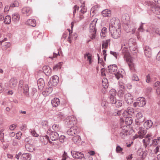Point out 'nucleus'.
Returning <instances> with one entry per match:
<instances>
[{
	"label": "nucleus",
	"instance_id": "f257e3e1",
	"mask_svg": "<svg viewBox=\"0 0 160 160\" xmlns=\"http://www.w3.org/2000/svg\"><path fill=\"white\" fill-rule=\"evenodd\" d=\"M121 29L120 21L118 18H112L110 21L109 29Z\"/></svg>",
	"mask_w": 160,
	"mask_h": 160
},
{
	"label": "nucleus",
	"instance_id": "f03ea898",
	"mask_svg": "<svg viewBox=\"0 0 160 160\" xmlns=\"http://www.w3.org/2000/svg\"><path fill=\"white\" fill-rule=\"evenodd\" d=\"M123 58L128 63L130 69L131 70H134L135 65L133 62V58L131 56L130 53L124 55Z\"/></svg>",
	"mask_w": 160,
	"mask_h": 160
},
{
	"label": "nucleus",
	"instance_id": "7ed1b4c3",
	"mask_svg": "<svg viewBox=\"0 0 160 160\" xmlns=\"http://www.w3.org/2000/svg\"><path fill=\"white\" fill-rule=\"evenodd\" d=\"M111 37L114 39L119 38L121 34V29H109Z\"/></svg>",
	"mask_w": 160,
	"mask_h": 160
},
{
	"label": "nucleus",
	"instance_id": "20e7f679",
	"mask_svg": "<svg viewBox=\"0 0 160 160\" xmlns=\"http://www.w3.org/2000/svg\"><path fill=\"white\" fill-rule=\"evenodd\" d=\"M80 132V129L76 126L71 127L67 131V134L69 135L73 136L78 134Z\"/></svg>",
	"mask_w": 160,
	"mask_h": 160
},
{
	"label": "nucleus",
	"instance_id": "39448f33",
	"mask_svg": "<svg viewBox=\"0 0 160 160\" xmlns=\"http://www.w3.org/2000/svg\"><path fill=\"white\" fill-rule=\"evenodd\" d=\"M65 122L68 125H75L77 123V122L75 117L73 116H71L67 118Z\"/></svg>",
	"mask_w": 160,
	"mask_h": 160
},
{
	"label": "nucleus",
	"instance_id": "423d86ee",
	"mask_svg": "<svg viewBox=\"0 0 160 160\" xmlns=\"http://www.w3.org/2000/svg\"><path fill=\"white\" fill-rule=\"evenodd\" d=\"M129 134V132L128 127L124 126L122 128L120 129L119 136L121 138H124L128 135Z\"/></svg>",
	"mask_w": 160,
	"mask_h": 160
},
{
	"label": "nucleus",
	"instance_id": "0eeeda50",
	"mask_svg": "<svg viewBox=\"0 0 160 160\" xmlns=\"http://www.w3.org/2000/svg\"><path fill=\"white\" fill-rule=\"evenodd\" d=\"M151 136H152L151 133L148 134L146 135L145 139L142 140V142L146 147L148 145L151 146L152 144L153 143L152 141V138H150Z\"/></svg>",
	"mask_w": 160,
	"mask_h": 160
},
{
	"label": "nucleus",
	"instance_id": "6e6552de",
	"mask_svg": "<svg viewBox=\"0 0 160 160\" xmlns=\"http://www.w3.org/2000/svg\"><path fill=\"white\" fill-rule=\"evenodd\" d=\"M59 82V78L57 75H54L51 78L48 84L50 86H56Z\"/></svg>",
	"mask_w": 160,
	"mask_h": 160
},
{
	"label": "nucleus",
	"instance_id": "1a4fd4ad",
	"mask_svg": "<svg viewBox=\"0 0 160 160\" xmlns=\"http://www.w3.org/2000/svg\"><path fill=\"white\" fill-rule=\"evenodd\" d=\"M144 120L142 112H138L136 115L135 122L137 125L140 124Z\"/></svg>",
	"mask_w": 160,
	"mask_h": 160
},
{
	"label": "nucleus",
	"instance_id": "9d476101",
	"mask_svg": "<svg viewBox=\"0 0 160 160\" xmlns=\"http://www.w3.org/2000/svg\"><path fill=\"white\" fill-rule=\"evenodd\" d=\"M7 40V38H5L3 40L0 41V44L2 46V49L5 50H6L8 48H10L11 46V44L10 42H5L3 43L4 42Z\"/></svg>",
	"mask_w": 160,
	"mask_h": 160
},
{
	"label": "nucleus",
	"instance_id": "9b49d317",
	"mask_svg": "<svg viewBox=\"0 0 160 160\" xmlns=\"http://www.w3.org/2000/svg\"><path fill=\"white\" fill-rule=\"evenodd\" d=\"M134 113V109L132 108L129 107L127 108V110L124 111L122 113L123 116L127 117L128 115L132 116Z\"/></svg>",
	"mask_w": 160,
	"mask_h": 160
},
{
	"label": "nucleus",
	"instance_id": "f8f14e48",
	"mask_svg": "<svg viewBox=\"0 0 160 160\" xmlns=\"http://www.w3.org/2000/svg\"><path fill=\"white\" fill-rule=\"evenodd\" d=\"M72 154L73 157L75 158H81V160H83L82 159L85 158H83L84 155L81 152H77L73 151L71 152Z\"/></svg>",
	"mask_w": 160,
	"mask_h": 160
},
{
	"label": "nucleus",
	"instance_id": "ddd939ff",
	"mask_svg": "<svg viewBox=\"0 0 160 160\" xmlns=\"http://www.w3.org/2000/svg\"><path fill=\"white\" fill-rule=\"evenodd\" d=\"M138 153L139 157L138 158L137 160H143L147 154V152L146 151H143L142 150H138Z\"/></svg>",
	"mask_w": 160,
	"mask_h": 160
},
{
	"label": "nucleus",
	"instance_id": "4468645a",
	"mask_svg": "<svg viewBox=\"0 0 160 160\" xmlns=\"http://www.w3.org/2000/svg\"><path fill=\"white\" fill-rule=\"evenodd\" d=\"M125 100L128 104H131L133 102V97L129 93L126 94L125 95Z\"/></svg>",
	"mask_w": 160,
	"mask_h": 160
},
{
	"label": "nucleus",
	"instance_id": "2eb2a0df",
	"mask_svg": "<svg viewBox=\"0 0 160 160\" xmlns=\"http://www.w3.org/2000/svg\"><path fill=\"white\" fill-rule=\"evenodd\" d=\"M98 19L96 18L94 19L90 24L89 28L90 32H92L93 31H96V29L95 28V25Z\"/></svg>",
	"mask_w": 160,
	"mask_h": 160
},
{
	"label": "nucleus",
	"instance_id": "dca6fc26",
	"mask_svg": "<svg viewBox=\"0 0 160 160\" xmlns=\"http://www.w3.org/2000/svg\"><path fill=\"white\" fill-rule=\"evenodd\" d=\"M137 101H138V107H139L144 106L146 103V100L143 97L138 98L137 99Z\"/></svg>",
	"mask_w": 160,
	"mask_h": 160
},
{
	"label": "nucleus",
	"instance_id": "f3484780",
	"mask_svg": "<svg viewBox=\"0 0 160 160\" xmlns=\"http://www.w3.org/2000/svg\"><path fill=\"white\" fill-rule=\"evenodd\" d=\"M43 72L47 76H50L52 73L51 68L48 66H44L42 68Z\"/></svg>",
	"mask_w": 160,
	"mask_h": 160
},
{
	"label": "nucleus",
	"instance_id": "a211bd4d",
	"mask_svg": "<svg viewBox=\"0 0 160 160\" xmlns=\"http://www.w3.org/2000/svg\"><path fill=\"white\" fill-rule=\"evenodd\" d=\"M145 54L148 57H150L152 55L151 49L148 46H146L144 48Z\"/></svg>",
	"mask_w": 160,
	"mask_h": 160
},
{
	"label": "nucleus",
	"instance_id": "6ab92c4d",
	"mask_svg": "<svg viewBox=\"0 0 160 160\" xmlns=\"http://www.w3.org/2000/svg\"><path fill=\"white\" fill-rule=\"evenodd\" d=\"M84 58L88 62L89 64H91L93 62L92 55L89 53H86L84 54Z\"/></svg>",
	"mask_w": 160,
	"mask_h": 160
},
{
	"label": "nucleus",
	"instance_id": "aec40b11",
	"mask_svg": "<svg viewBox=\"0 0 160 160\" xmlns=\"http://www.w3.org/2000/svg\"><path fill=\"white\" fill-rule=\"evenodd\" d=\"M49 137L51 140L55 141L57 140L59 137L58 133L56 132H52L50 134Z\"/></svg>",
	"mask_w": 160,
	"mask_h": 160
},
{
	"label": "nucleus",
	"instance_id": "412c9836",
	"mask_svg": "<svg viewBox=\"0 0 160 160\" xmlns=\"http://www.w3.org/2000/svg\"><path fill=\"white\" fill-rule=\"evenodd\" d=\"M52 91V88L49 87L47 88L45 90L42 92V94L45 97H46L50 94Z\"/></svg>",
	"mask_w": 160,
	"mask_h": 160
},
{
	"label": "nucleus",
	"instance_id": "4be33fe9",
	"mask_svg": "<svg viewBox=\"0 0 160 160\" xmlns=\"http://www.w3.org/2000/svg\"><path fill=\"white\" fill-rule=\"evenodd\" d=\"M145 132L143 130H141L139 131L138 133L135 135L134 137V138L136 139L138 138H143L144 135L145 134Z\"/></svg>",
	"mask_w": 160,
	"mask_h": 160
},
{
	"label": "nucleus",
	"instance_id": "5701e85b",
	"mask_svg": "<svg viewBox=\"0 0 160 160\" xmlns=\"http://www.w3.org/2000/svg\"><path fill=\"white\" fill-rule=\"evenodd\" d=\"M37 83L38 88L39 89H42L44 86V80L42 78H40L38 80Z\"/></svg>",
	"mask_w": 160,
	"mask_h": 160
},
{
	"label": "nucleus",
	"instance_id": "b1692460",
	"mask_svg": "<svg viewBox=\"0 0 160 160\" xmlns=\"http://www.w3.org/2000/svg\"><path fill=\"white\" fill-rule=\"evenodd\" d=\"M125 91L124 87L123 85H120L119 86L118 94L120 96H122L124 93Z\"/></svg>",
	"mask_w": 160,
	"mask_h": 160
},
{
	"label": "nucleus",
	"instance_id": "393cba45",
	"mask_svg": "<svg viewBox=\"0 0 160 160\" xmlns=\"http://www.w3.org/2000/svg\"><path fill=\"white\" fill-rule=\"evenodd\" d=\"M51 103L53 107H56L60 104V100L57 98H55L51 101Z\"/></svg>",
	"mask_w": 160,
	"mask_h": 160
},
{
	"label": "nucleus",
	"instance_id": "a878e982",
	"mask_svg": "<svg viewBox=\"0 0 160 160\" xmlns=\"http://www.w3.org/2000/svg\"><path fill=\"white\" fill-rule=\"evenodd\" d=\"M32 156L29 153H24L22 155L21 159L23 160H30Z\"/></svg>",
	"mask_w": 160,
	"mask_h": 160
},
{
	"label": "nucleus",
	"instance_id": "bb28decb",
	"mask_svg": "<svg viewBox=\"0 0 160 160\" xmlns=\"http://www.w3.org/2000/svg\"><path fill=\"white\" fill-rule=\"evenodd\" d=\"M20 19V16L19 14L15 13L12 15V20L14 22H18Z\"/></svg>",
	"mask_w": 160,
	"mask_h": 160
},
{
	"label": "nucleus",
	"instance_id": "cd10ccee",
	"mask_svg": "<svg viewBox=\"0 0 160 160\" xmlns=\"http://www.w3.org/2000/svg\"><path fill=\"white\" fill-rule=\"evenodd\" d=\"M26 23L28 25H30L32 27H35L36 25V21L33 19H29L27 20Z\"/></svg>",
	"mask_w": 160,
	"mask_h": 160
},
{
	"label": "nucleus",
	"instance_id": "c85d7f7f",
	"mask_svg": "<svg viewBox=\"0 0 160 160\" xmlns=\"http://www.w3.org/2000/svg\"><path fill=\"white\" fill-rule=\"evenodd\" d=\"M144 4L145 5L150 6L152 8H155L156 6V5L153 2L148 0H146Z\"/></svg>",
	"mask_w": 160,
	"mask_h": 160
},
{
	"label": "nucleus",
	"instance_id": "c756f323",
	"mask_svg": "<svg viewBox=\"0 0 160 160\" xmlns=\"http://www.w3.org/2000/svg\"><path fill=\"white\" fill-rule=\"evenodd\" d=\"M72 140L74 142L78 144H80L81 143V139L80 136L77 135L73 137Z\"/></svg>",
	"mask_w": 160,
	"mask_h": 160
},
{
	"label": "nucleus",
	"instance_id": "7c9ffc66",
	"mask_svg": "<svg viewBox=\"0 0 160 160\" xmlns=\"http://www.w3.org/2000/svg\"><path fill=\"white\" fill-rule=\"evenodd\" d=\"M117 69V67L115 65H110L108 67V70L109 72L112 73L114 72Z\"/></svg>",
	"mask_w": 160,
	"mask_h": 160
},
{
	"label": "nucleus",
	"instance_id": "2f4dec72",
	"mask_svg": "<svg viewBox=\"0 0 160 160\" xmlns=\"http://www.w3.org/2000/svg\"><path fill=\"white\" fill-rule=\"evenodd\" d=\"M102 14L103 17H109L111 14V11L109 9H106L102 12Z\"/></svg>",
	"mask_w": 160,
	"mask_h": 160
},
{
	"label": "nucleus",
	"instance_id": "473e14b6",
	"mask_svg": "<svg viewBox=\"0 0 160 160\" xmlns=\"http://www.w3.org/2000/svg\"><path fill=\"white\" fill-rule=\"evenodd\" d=\"M153 124V123L151 120H147L144 123V127L147 129L150 128Z\"/></svg>",
	"mask_w": 160,
	"mask_h": 160
},
{
	"label": "nucleus",
	"instance_id": "72a5a7b5",
	"mask_svg": "<svg viewBox=\"0 0 160 160\" xmlns=\"http://www.w3.org/2000/svg\"><path fill=\"white\" fill-rule=\"evenodd\" d=\"M22 12L23 13L27 14L28 16L32 13V11L29 7H24L22 9Z\"/></svg>",
	"mask_w": 160,
	"mask_h": 160
},
{
	"label": "nucleus",
	"instance_id": "f704fd0d",
	"mask_svg": "<svg viewBox=\"0 0 160 160\" xmlns=\"http://www.w3.org/2000/svg\"><path fill=\"white\" fill-rule=\"evenodd\" d=\"M17 83V81L16 79L12 78L11 79L9 82V85L11 88L15 87Z\"/></svg>",
	"mask_w": 160,
	"mask_h": 160
},
{
	"label": "nucleus",
	"instance_id": "c9c22d12",
	"mask_svg": "<svg viewBox=\"0 0 160 160\" xmlns=\"http://www.w3.org/2000/svg\"><path fill=\"white\" fill-rule=\"evenodd\" d=\"M122 52L123 56L124 55H127L129 54L130 53L128 51V46H126L124 45L122 47Z\"/></svg>",
	"mask_w": 160,
	"mask_h": 160
},
{
	"label": "nucleus",
	"instance_id": "e433bc0d",
	"mask_svg": "<svg viewBox=\"0 0 160 160\" xmlns=\"http://www.w3.org/2000/svg\"><path fill=\"white\" fill-rule=\"evenodd\" d=\"M102 86L104 88H107L108 86V79L105 78H103L102 82Z\"/></svg>",
	"mask_w": 160,
	"mask_h": 160
},
{
	"label": "nucleus",
	"instance_id": "4c0bfd02",
	"mask_svg": "<svg viewBox=\"0 0 160 160\" xmlns=\"http://www.w3.org/2000/svg\"><path fill=\"white\" fill-rule=\"evenodd\" d=\"M110 39H108L106 41H104L102 42V48H104L106 49L108 47V44L110 43Z\"/></svg>",
	"mask_w": 160,
	"mask_h": 160
},
{
	"label": "nucleus",
	"instance_id": "58836bf2",
	"mask_svg": "<svg viewBox=\"0 0 160 160\" xmlns=\"http://www.w3.org/2000/svg\"><path fill=\"white\" fill-rule=\"evenodd\" d=\"M107 29L106 28H103L101 30V36L103 38L105 37L107 34Z\"/></svg>",
	"mask_w": 160,
	"mask_h": 160
},
{
	"label": "nucleus",
	"instance_id": "ea45409f",
	"mask_svg": "<svg viewBox=\"0 0 160 160\" xmlns=\"http://www.w3.org/2000/svg\"><path fill=\"white\" fill-rule=\"evenodd\" d=\"M132 122V120L131 118L127 117L125 120V122L127 125L131 124Z\"/></svg>",
	"mask_w": 160,
	"mask_h": 160
},
{
	"label": "nucleus",
	"instance_id": "a19ab883",
	"mask_svg": "<svg viewBox=\"0 0 160 160\" xmlns=\"http://www.w3.org/2000/svg\"><path fill=\"white\" fill-rule=\"evenodd\" d=\"M4 22L5 24H9L11 22V17L9 15L6 16L4 19Z\"/></svg>",
	"mask_w": 160,
	"mask_h": 160
},
{
	"label": "nucleus",
	"instance_id": "79ce46f5",
	"mask_svg": "<svg viewBox=\"0 0 160 160\" xmlns=\"http://www.w3.org/2000/svg\"><path fill=\"white\" fill-rule=\"evenodd\" d=\"M81 7L82 8L80 11V12L82 14H83L86 12L87 11V8L85 6L84 2L81 5Z\"/></svg>",
	"mask_w": 160,
	"mask_h": 160
},
{
	"label": "nucleus",
	"instance_id": "37998d69",
	"mask_svg": "<svg viewBox=\"0 0 160 160\" xmlns=\"http://www.w3.org/2000/svg\"><path fill=\"white\" fill-rule=\"evenodd\" d=\"M52 128L54 131H58L60 129V127L59 124H54L52 126Z\"/></svg>",
	"mask_w": 160,
	"mask_h": 160
},
{
	"label": "nucleus",
	"instance_id": "c03bdc74",
	"mask_svg": "<svg viewBox=\"0 0 160 160\" xmlns=\"http://www.w3.org/2000/svg\"><path fill=\"white\" fill-rule=\"evenodd\" d=\"M115 103H116V107L119 108L122 106L123 104V102L122 100H118L116 101Z\"/></svg>",
	"mask_w": 160,
	"mask_h": 160
},
{
	"label": "nucleus",
	"instance_id": "a18cd8bd",
	"mask_svg": "<svg viewBox=\"0 0 160 160\" xmlns=\"http://www.w3.org/2000/svg\"><path fill=\"white\" fill-rule=\"evenodd\" d=\"M62 63H63L62 62L58 63L53 67V69L54 70H56L59 69H60Z\"/></svg>",
	"mask_w": 160,
	"mask_h": 160
},
{
	"label": "nucleus",
	"instance_id": "49530a36",
	"mask_svg": "<svg viewBox=\"0 0 160 160\" xmlns=\"http://www.w3.org/2000/svg\"><path fill=\"white\" fill-rule=\"evenodd\" d=\"M28 86L27 85H25L23 88V92L26 95L28 94Z\"/></svg>",
	"mask_w": 160,
	"mask_h": 160
},
{
	"label": "nucleus",
	"instance_id": "de8ad7c7",
	"mask_svg": "<svg viewBox=\"0 0 160 160\" xmlns=\"http://www.w3.org/2000/svg\"><path fill=\"white\" fill-rule=\"evenodd\" d=\"M122 71L121 72L119 71L117 72L115 74L116 78L118 79L122 77Z\"/></svg>",
	"mask_w": 160,
	"mask_h": 160
},
{
	"label": "nucleus",
	"instance_id": "09e8293b",
	"mask_svg": "<svg viewBox=\"0 0 160 160\" xmlns=\"http://www.w3.org/2000/svg\"><path fill=\"white\" fill-rule=\"evenodd\" d=\"M153 8L155 9V13L158 15H160V7L156 6L155 8Z\"/></svg>",
	"mask_w": 160,
	"mask_h": 160
},
{
	"label": "nucleus",
	"instance_id": "8fccbe9b",
	"mask_svg": "<svg viewBox=\"0 0 160 160\" xmlns=\"http://www.w3.org/2000/svg\"><path fill=\"white\" fill-rule=\"evenodd\" d=\"M31 134L33 136L35 137H38L39 135L37 133L36 131L34 129H31L30 130Z\"/></svg>",
	"mask_w": 160,
	"mask_h": 160
},
{
	"label": "nucleus",
	"instance_id": "3c124183",
	"mask_svg": "<svg viewBox=\"0 0 160 160\" xmlns=\"http://www.w3.org/2000/svg\"><path fill=\"white\" fill-rule=\"evenodd\" d=\"M110 96L115 97L116 94V91L114 89H112L110 91Z\"/></svg>",
	"mask_w": 160,
	"mask_h": 160
},
{
	"label": "nucleus",
	"instance_id": "603ef678",
	"mask_svg": "<svg viewBox=\"0 0 160 160\" xmlns=\"http://www.w3.org/2000/svg\"><path fill=\"white\" fill-rule=\"evenodd\" d=\"M122 112L121 110H115L113 113V115L115 116H118L121 115Z\"/></svg>",
	"mask_w": 160,
	"mask_h": 160
},
{
	"label": "nucleus",
	"instance_id": "864d4df0",
	"mask_svg": "<svg viewBox=\"0 0 160 160\" xmlns=\"http://www.w3.org/2000/svg\"><path fill=\"white\" fill-rule=\"evenodd\" d=\"M96 31H93L92 32H90V34L89 35L90 38L92 39H93L95 38L96 37Z\"/></svg>",
	"mask_w": 160,
	"mask_h": 160
},
{
	"label": "nucleus",
	"instance_id": "5fc2aeb1",
	"mask_svg": "<svg viewBox=\"0 0 160 160\" xmlns=\"http://www.w3.org/2000/svg\"><path fill=\"white\" fill-rule=\"evenodd\" d=\"M19 6V3L17 1H15L13 3L10 5V7H18Z\"/></svg>",
	"mask_w": 160,
	"mask_h": 160
},
{
	"label": "nucleus",
	"instance_id": "6e6d98bb",
	"mask_svg": "<svg viewBox=\"0 0 160 160\" xmlns=\"http://www.w3.org/2000/svg\"><path fill=\"white\" fill-rule=\"evenodd\" d=\"M123 150V148H121L119 146H117L116 147V150L118 153L121 152Z\"/></svg>",
	"mask_w": 160,
	"mask_h": 160
},
{
	"label": "nucleus",
	"instance_id": "4d7b16f0",
	"mask_svg": "<svg viewBox=\"0 0 160 160\" xmlns=\"http://www.w3.org/2000/svg\"><path fill=\"white\" fill-rule=\"evenodd\" d=\"M132 79L133 81H139L138 77L136 75L134 74L132 77Z\"/></svg>",
	"mask_w": 160,
	"mask_h": 160
},
{
	"label": "nucleus",
	"instance_id": "13d9d810",
	"mask_svg": "<svg viewBox=\"0 0 160 160\" xmlns=\"http://www.w3.org/2000/svg\"><path fill=\"white\" fill-rule=\"evenodd\" d=\"M110 102L112 103H115L116 102L115 97H110Z\"/></svg>",
	"mask_w": 160,
	"mask_h": 160
},
{
	"label": "nucleus",
	"instance_id": "bf43d9fd",
	"mask_svg": "<svg viewBox=\"0 0 160 160\" xmlns=\"http://www.w3.org/2000/svg\"><path fill=\"white\" fill-rule=\"evenodd\" d=\"M68 32H69V36L68 38V41L70 43L71 42V34L72 33V31H71L70 29H68Z\"/></svg>",
	"mask_w": 160,
	"mask_h": 160
},
{
	"label": "nucleus",
	"instance_id": "052dcab7",
	"mask_svg": "<svg viewBox=\"0 0 160 160\" xmlns=\"http://www.w3.org/2000/svg\"><path fill=\"white\" fill-rule=\"evenodd\" d=\"M42 125L44 127H47L48 125V122L46 120L43 121L42 122Z\"/></svg>",
	"mask_w": 160,
	"mask_h": 160
},
{
	"label": "nucleus",
	"instance_id": "680f3d73",
	"mask_svg": "<svg viewBox=\"0 0 160 160\" xmlns=\"http://www.w3.org/2000/svg\"><path fill=\"white\" fill-rule=\"evenodd\" d=\"M17 125L16 124H13L11 125L9 128V129L11 130H13L16 127Z\"/></svg>",
	"mask_w": 160,
	"mask_h": 160
},
{
	"label": "nucleus",
	"instance_id": "e2e57ef3",
	"mask_svg": "<svg viewBox=\"0 0 160 160\" xmlns=\"http://www.w3.org/2000/svg\"><path fill=\"white\" fill-rule=\"evenodd\" d=\"M154 86L156 88V89L157 88H160V82L159 81L156 82L154 84Z\"/></svg>",
	"mask_w": 160,
	"mask_h": 160
},
{
	"label": "nucleus",
	"instance_id": "0e129e2a",
	"mask_svg": "<svg viewBox=\"0 0 160 160\" xmlns=\"http://www.w3.org/2000/svg\"><path fill=\"white\" fill-rule=\"evenodd\" d=\"M81 14H82L80 13L78 18L76 20L77 22H79V21L81 20L82 19L84 18L83 16Z\"/></svg>",
	"mask_w": 160,
	"mask_h": 160
},
{
	"label": "nucleus",
	"instance_id": "69168bd1",
	"mask_svg": "<svg viewBox=\"0 0 160 160\" xmlns=\"http://www.w3.org/2000/svg\"><path fill=\"white\" fill-rule=\"evenodd\" d=\"M79 7L77 5H75L73 8V15L74 16L77 10H78Z\"/></svg>",
	"mask_w": 160,
	"mask_h": 160
},
{
	"label": "nucleus",
	"instance_id": "338daca9",
	"mask_svg": "<svg viewBox=\"0 0 160 160\" xmlns=\"http://www.w3.org/2000/svg\"><path fill=\"white\" fill-rule=\"evenodd\" d=\"M110 53L114 56L116 58H117V57L118 55V53L113 51H111L110 52Z\"/></svg>",
	"mask_w": 160,
	"mask_h": 160
},
{
	"label": "nucleus",
	"instance_id": "774afa93",
	"mask_svg": "<svg viewBox=\"0 0 160 160\" xmlns=\"http://www.w3.org/2000/svg\"><path fill=\"white\" fill-rule=\"evenodd\" d=\"M152 143H153L152 144H153L154 145H157L158 143V139H154L153 140L152 139Z\"/></svg>",
	"mask_w": 160,
	"mask_h": 160
}]
</instances>
